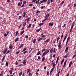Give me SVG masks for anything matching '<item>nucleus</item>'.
Segmentation results:
<instances>
[{"instance_id":"774afa93","label":"nucleus","mask_w":76,"mask_h":76,"mask_svg":"<svg viewBox=\"0 0 76 76\" xmlns=\"http://www.w3.org/2000/svg\"><path fill=\"white\" fill-rule=\"evenodd\" d=\"M35 3H39V1H37L35 2Z\"/></svg>"},{"instance_id":"a18cd8bd","label":"nucleus","mask_w":76,"mask_h":76,"mask_svg":"<svg viewBox=\"0 0 76 76\" xmlns=\"http://www.w3.org/2000/svg\"><path fill=\"white\" fill-rule=\"evenodd\" d=\"M18 6H20L21 5H20V2H19L18 4Z\"/></svg>"},{"instance_id":"cd10ccee","label":"nucleus","mask_w":76,"mask_h":76,"mask_svg":"<svg viewBox=\"0 0 76 76\" xmlns=\"http://www.w3.org/2000/svg\"><path fill=\"white\" fill-rule=\"evenodd\" d=\"M46 49H45V48H44L42 50V53H43V52H44V51H45Z\"/></svg>"},{"instance_id":"412c9836","label":"nucleus","mask_w":76,"mask_h":76,"mask_svg":"<svg viewBox=\"0 0 76 76\" xmlns=\"http://www.w3.org/2000/svg\"><path fill=\"white\" fill-rule=\"evenodd\" d=\"M26 20L27 22V23H28V21H29V20H30V18H28L26 19Z\"/></svg>"},{"instance_id":"6e6d98bb","label":"nucleus","mask_w":76,"mask_h":76,"mask_svg":"<svg viewBox=\"0 0 76 76\" xmlns=\"http://www.w3.org/2000/svg\"><path fill=\"white\" fill-rule=\"evenodd\" d=\"M26 53H27V51L26 50L24 52L23 54H26Z\"/></svg>"},{"instance_id":"e433bc0d","label":"nucleus","mask_w":76,"mask_h":76,"mask_svg":"<svg viewBox=\"0 0 76 76\" xmlns=\"http://www.w3.org/2000/svg\"><path fill=\"white\" fill-rule=\"evenodd\" d=\"M31 71V69H28L27 72V73H28L29 72Z\"/></svg>"},{"instance_id":"13d9d810","label":"nucleus","mask_w":76,"mask_h":76,"mask_svg":"<svg viewBox=\"0 0 76 76\" xmlns=\"http://www.w3.org/2000/svg\"><path fill=\"white\" fill-rule=\"evenodd\" d=\"M25 38H26V39H27V38H28V35H26L25 37Z\"/></svg>"},{"instance_id":"09e8293b","label":"nucleus","mask_w":76,"mask_h":76,"mask_svg":"<svg viewBox=\"0 0 76 76\" xmlns=\"http://www.w3.org/2000/svg\"><path fill=\"white\" fill-rule=\"evenodd\" d=\"M38 13H41V11H37L36 12L37 14H38Z\"/></svg>"},{"instance_id":"f704fd0d","label":"nucleus","mask_w":76,"mask_h":76,"mask_svg":"<svg viewBox=\"0 0 76 76\" xmlns=\"http://www.w3.org/2000/svg\"><path fill=\"white\" fill-rule=\"evenodd\" d=\"M19 38H17L16 39H15V42H17L18 40H19Z\"/></svg>"},{"instance_id":"c03bdc74","label":"nucleus","mask_w":76,"mask_h":76,"mask_svg":"<svg viewBox=\"0 0 76 76\" xmlns=\"http://www.w3.org/2000/svg\"><path fill=\"white\" fill-rule=\"evenodd\" d=\"M55 66H56V64H54L53 65V69H54V68H55Z\"/></svg>"},{"instance_id":"bf43d9fd","label":"nucleus","mask_w":76,"mask_h":76,"mask_svg":"<svg viewBox=\"0 0 76 76\" xmlns=\"http://www.w3.org/2000/svg\"><path fill=\"white\" fill-rule=\"evenodd\" d=\"M21 19V16H20L18 18V20H19V19Z\"/></svg>"},{"instance_id":"72a5a7b5","label":"nucleus","mask_w":76,"mask_h":76,"mask_svg":"<svg viewBox=\"0 0 76 76\" xmlns=\"http://www.w3.org/2000/svg\"><path fill=\"white\" fill-rule=\"evenodd\" d=\"M23 33H24V30H23L20 34V35H22V34H23Z\"/></svg>"},{"instance_id":"338daca9","label":"nucleus","mask_w":76,"mask_h":76,"mask_svg":"<svg viewBox=\"0 0 76 76\" xmlns=\"http://www.w3.org/2000/svg\"><path fill=\"white\" fill-rule=\"evenodd\" d=\"M76 6V4H75L74 5V7H75Z\"/></svg>"},{"instance_id":"9d476101","label":"nucleus","mask_w":76,"mask_h":76,"mask_svg":"<svg viewBox=\"0 0 76 76\" xmlns=\"http://www.w3.org/2000/svg\"><path fill=\"white\" fill-rule=\"evenodd\" d=\"M66 38H67V34L65 36V37L64 39V40H63V42H64L65 41V40H66Z\"/></svg>"},{"instance_id":"39448f33","label":"nucleus","mask_w":76,"mask_h":76,"mask_svg":"<svg viewBox=\"0 0 76 76\" xmlns=\"http://www.w3.org/2000/svg\"><path fill=\"white\" fill-rule=\"evenodd\" d=\"M8 50V49L7 48H6L5 50L3 51V53L4 54H6V53L7 52V51Z\"/></svg>"},{"instance_id":"69168bd1","label":"nucleus","mask_w":76,"mask_h":76,"mask_svg":"<svg viewBox=\"0 0 76 76\" xmlns=\"http://www.w3.org/2000/svg\"><path fill=\"white\" fill-rule=\"evenodd\" d=\"M25 6V5L24 4H23L21 6V7H23V6Z\"/></svg>"},{"instance_id":"7c9ffc66","label":"nucleus","mask_w":76,"mask_h":76,"mask_svg":"<svg viewBox=\"0 0 76 76\" xmlns=\"http://www.w3.org/2000/svg\"><path fill=\"white\" fill-rule=\"evenodd\" d=\"M22 72H20L19 73V76H21V75H22Z\"/></svg>"},{"instance_id":"79ce46f5","label":"nucleus","mask_w":76,"mask_h":76,"mask_svg":"<svg viewBox=\"0 0 76 76\" xmlns=\"http://www.w3.org/2000/svg\"><path fill=\"white\" fill-rule=\"evenodd\" d=\"M45 7V6H42L41 7V9H43V8H44V7Z\"/></svg>"},{"instance_id":"4c0bfd02","label":"nucleus","mask_w":76,"mask_h":76,"mask_svg":"<svg viewBox=\"0 0 76 76\" xmlns=\"http://www.w3.org/2000/svg\"><path fill=\"white\" fill-rule=\"evenodd\" d=\"M44 25L43 23H40L39 24V26H42V25Z\"/></svg>"},{"instance_id":"2f4dec72","label":"nucleus","mask_w":76,"mask_h":76,"mask_svg":"<svg viewBox=\"0 0 76 76\" xmlns=\"http://www.w3.org/2000/svg\"><path fill=\"white\" fill-rule=\"evenodd\" d=\"M64 59H63L62 60V61L61 62V64H62V63H63V62H64Z\"/></svg>"},{"instance_id":"a211bd4d","label":"nucleus","mask_w":76,"mask_h":76,"mask_svg":"<svg viewBox=\"0 0 76 76\" xmlns=\"http://www.w3.org/2000/svg\"><path fill=\"white\" fill-rule=\"evenodd\" d=\"M41 29V28H40L39 29H37L36 30V32H39V31H40V30Z\"/></svg>"},{"instance_id":"49530a36","label":"nucleus","mask_w":76,"mask_h":76,"mask_svg":"<svg viewBox=\"0 0 76 76\" xmlns=\"http://www.w3.org/2000/svg\"><path fill=\"white\" fill-rule=\"evenodd\" d=\"M62 35H61V39H62V38L63 37V33L62 34Z\"/></svg>"},{"instance_id":"58836bf2","label":"nucleus","mask_w":76,"mask_h":76,"mask_svg":"<svg viewBox=\"0 0 76 76\" xmlns=\"http://www.w3.org/2000/svg\"><path fill=\"white\" fill-rule=\"evenodd\" d=\"M8 62H7V61H6V64H5V65H6V66H8Z\"/></svg>"},{"instance_id":"4468645a","label":"nucleus","mask_w":76,"mask_h":76,"mask_svg":"<svg viewBox=\"0 0 76 76\" xmlns=\"http://www.w3.org/2000/svg\"><path fill=\"white\" fill-rule=\"evenodd\" d=\"M69 55V53H67L66 55L65 56H64V58H67V57Z\"/></svg>"},{"instance_id":"f03ea898","label":"nucleus","mask_w":76,"mask_h":76,"mask_svg":"<svg viewBox=\"0 0 76 76\" xmlns=\"http://www.w3.org/2000/svg\"><path fill=\"white\" fill-rule=\"evenodd\" d=\"M61 40H59L58 45V47L59 49H60L61 48Z\"/></svg>"},{"instance_id":"a19ab883","label":"nucleus","mask_w":76,"mask_h":76,"mask_svg":"<svg viewBox=\"0 0 76 76\" xmlns=\"http://www.w3.org/2000/svg\"><path fill=\"white\" fill-rule=\"evenodd\" d=\"M0 76H3V72H1L0 74Z\"/></svg>"},{"instance_id":"de8ad7c7","label":"nucleus","mask_w":76,"mask_h":76,"mask_svg":"<svg viewBox=\"0 0 76 76\" xmlns=\"http://www.w3.org/2000/svg\"><path fill=\"white\" fill-rule=\"evenodd\" d=\"M9 72H10V74H12V70H10Z\"/></svg>"},{"instance_id":"4d7b16f0","label":"nucleus","mask_w":76,"mask_h":76,"mask_svg":"<svg viewBox=\"0 0 76 76\" xmlns=\"http://www.w3.org/2000/svg\"><path fill=\"white\" fill-rule=\"evenodd\" d=\"M30 49H31V50L29 51V53H31V51H32V50H33V49H32V48H31Z\"/></svg>"},{"instance_id":"f8f14e48","label":"nucleus","mask_w":76,"mask_h":76,"mask_svg":"<svg viewBox=\"0 0 76 76\" xmlns=\"http://www.w3.org/2000/svg\"><path fill=\"white\" fill-rule=\"evenodd\" d=\"M66 63H67V60H66L64 61L63 65L64 67H65V66H66Z\"/></svg>"},{"instance_id":"f257e3e1","label":"nucleus","mask_w":76,"mask_h":76,"mask_svg":"<svg viewBox=\"0 0 76 76\" xmlns=\"http://www.w3.org/2000/svg\"><path fill=\"white\" fill-rule=\"evenodd\" d=\"M50 49H48L47 50H46L43 53L42 57H43L44 56H45V55H47V54H48V53H49V52L50 51Z\"/></svg>"},{"instance_id":"b1692460","label":"nucleus","mask_w":76,"mask_h":76,"mask_svg":"<svg viewBox=\"0 0 76 76\" xmlns=\"http://www.w3.org/2000/svg\"><path fill=\"white\" fill-rule=\"evenodd\" d=\"M40 53H41V51H39L37 54V56H38V55H39V54H40Z\"/></svg>"},{"instance_id":"ea45409f","label":"nucleus","mask_w":76,"mask_h":76,"mask_svg":"<svg viewBox=\"0 0 76 76\" xmlns=\"http://www.w3.org/2000/svg\"><path fill=\"white\" fill-rule=\"evenodd\" d=\"M37 40V39H34V40H33V43H35V41H36V40Z\"/></svg>"},{"instance_id":"20e7f679","label":"nucleus","mask_w":76,"mask_h":76,"mask_svg":"<svg viewBox=\"0 0 76 76\" xmlns=\"http://www.w3.org/2000/svg\"><path fill=\"white\" fill-rule=\"evenodd\" d=\"M69 39H70V37L69 36L67 38L66 42V45H67V44L68 43V42H69Z\"/></svg>"},{"instance_id":"e2e57ef3","label":"nucleus","mask_w":76,"mask_h":76,"mask_svg":"<svg viewBox=\"0 0 76 76\" xmlns=\"http://www.w3.org/2000/svg\"><path fill=\"white\" fill-rule=\"evenodd\" d=\"M23 63L24 64H26V61H23Z\"/></svg>"},{"instance_id":"1a4fd4ad","label":"nucleus","mask_w":76,"mask_h":76,"mask_svg":"<svg viewBox=\"0 0 76 76\" xmlns=\"http://www.w3.org/2000/svg\"><path fill=\"white\" fill-rule=\"evenodd\" d=\"M72 63H73V62L72 61H71V62H70L69 66V67H71V66H72Z\"/></svg>"},{"instance_id":"603ef678","label":"nucleus","mask_w":76,"mask_h":76,"mask_svg":"<svg viewBox=\"0 0 76 76\" xmlns=\"http://www.w3.org/2000/svg\"><path fill=\"white\" fill-rule=\"evenodd\" d=\"M23 4H26V1H24L23 2Z\"/></svg>"},{"instance_id":"a878e982","label":"nucleus","mask_w":76,"mask_h":76,"mask_svg":"<svg viewBox=\"0 0 76 76\" xmlns=\"http://www.w3.org/2000/svg\"><path fill=\"white\" fill-rule=\"evenodd\" d=\"M5 56H3V58L2 59V62H3V61L4 60V59H5Z\"/></svg>"},{"instance_id":"f3484780","label":"nucleus","mask_w":76,"mask_h":76,"mask_svg":"<svg viewBox=\"0 0 76 76\" xmlns=\"http://www.w3.org/2000/svg\"><path fill=\"white\" fill-rule=\"evenodd\" d=\"M53 48H51L50 50V53H53Z\"/></svg>"},{"instance_id":"c756f323","label":"nucleus","mask_w":76,"mask_h":76,"mask_svg":"<svg viewBox=\"0 0 76 76\" xmlns=\"http://www.w3.org/2000/svg\"><path fill=\"white\" fill-rule=\"evenodd\" d=\"M54 69L53 68H52V69H51L50 71V73H52V72H53V70H54Z\"/></svg>"},{"instance_id":"8fccbe9b","label":"nucleus","mask_w":76,"mask_h":76,"mask_svg":"<svg viewBox=\"0 0 76 76\" xmlns=\"http://www.w3.org/2000/svg\"><path fill=\"white\" fill-rule=\"evenodd\" d=\"M28 76H32V74H31V73L29 72L28 74Z\"/></svg>"},{"instance_id":"6e6552de","label":"nucleus","mask_w":76,"mask_h":76,"mask_svg":"<svg viewBox=\"0 0 76 76\" xmlns=\"http://www.w3.org/2000/svg\"><path fill=\"white\" fill-rule=\"evenodd\" d=\"M24 45L23 44H21L20 45V47L18 48V49H20V48H21L22 47H23Z\"/></svg>"},{"instance_id":"473e14b6","label":"nucleus","mask_w":76,"mask_h":76,"mask_svg":"<svg viewBox=\"0 0 76 76\" xmlns=\"http://www.w3.org/2000/svg\"><path fill=\"white\" fill-rule=\"evenodd\" d=\"M18 32H19L18 31L15 32L16 36H17V35H18Z\"/></svg>"},{"instance_id":"7ed1b4c3","label":"nucleus","mask_w":76,"mask_h":76,"mask_svg":"<svg viewBox=\"0 0 76 76\" xmlns=\"http://www.w3.org/2000/svg\"><path fill=\"white\" fill-rule=\"evenodd\" d=\"M75 22L74 21L72 23V26H71V27L70 30L69 31V32H71V31H72V30H73V26H74V25H75Z\"/></svg>"},{"instance_id":"0eeeda50","label":"nucleus","mask_w":76,"mask_h":76,"mask_svg":"<svg viewBox=\"0 0 76 76\" xmlns=\"http://www.w3.org/2000/svg\"><path fill=\"white\" fill-rule=\"evenodd\" d=\"M53 24H54V23H50L49 24V26H52L53 25Z\"/></svg>"},{"instance_id":"5701e85b","label":"nucleus","mask_w":76,"mask_h":76,"mask_svg":"<svg viewBox=\"0 0 76 76\" xmlns=\"http://www.w3.org/2000/svg\"><path fill=\"white\" fill-rule=\"evenodd\" d=\"M25 16H26V13H25V12H24L23 13V18H25Z\"/></svg>"},{"instance_id":"6ab92c4d","label":"nucleus","mask_w":76,"mask_h":76,"mask_svg":"<svg viewBox=\"0 0 76 76\" xmlns=\"http://www.w3.org/2000/svg\"><path fill=\"white\" fill-rule=\"evenodd\" d=\"M50 40V39H47L45 41V42H46L47 43H48L49 42V41Z\"/></svg>"},{"instance_id":"37998d69","label":"nucleus","mask_w":76,"mask_h":76,"mask_svg":"<svg viewBox=\"0 0 76 76\" xmlns=\"http://www.w3.org/2000/svg\"><path fill=\"white\" fill-rule=\"evenodd\" d=\"M55 52H56V48H54L53 50V53H55Z\"/></svg>"},{"instance_id":"680f3d73","label":"nucleus","mask_w":76,"mask_h":76,"mask_svg":"<svg viewBox=\"0 0 76 76\" xmlns=\"http://www.w3.org/2000/svg\"><path fill=\"white\" fill-rule=\"evenodd\" d=\"M26 50V48H24V49L23 50V51H25Z\"/></svg>"},{"instance_id":"2eb2a0df","label":"nucleus","mask_w":76,"mask_h":76,"mask_svg":"<svg viewBox=\"0 0 76 76\" xmlns=\"http://www.w3.org/2000/svg\"><path fill=\"white\" fill-rule=\"evenodd\" d=\"M41 36H42V38H44V37H45V35H44L43 33L41 34Z\"/></svg>"},{"instance_id":"3c124183","label":"nucleus","mask_w":76,"mask_h":76,"mask_svg":"<svg viewBox=\"0 0 76 76\" xmlns=\"http://www.w3.org/2000/svg\"><path fill=\"white\" fill-rule=\"evenodd\" d=\"M64 3V1H62L61 2V3L60 4H63V3Z\"/></svg>"},{"instance_id":"c85d7f7f","label":"nucleus","mask_w":76,"mask_h":76,"mask_svg":"<svg viewBox=\"0 0 76 76\" xmlns=\"http://www.w3.org/2000/svg\"><path fill=\"white\" fill-rule=\"evenodd\" d=\"M9 48L10 49H12L13 48V46L12 45L10 46Z\"/></svg>"},{"instance_id":"4be33fe9","label":"nucleus","mask_w":76,"mask_h":76,"mask_svg":"<svg viewBox=\"0 0 76 76\" xmlns=\"http://www.w3.org/2000/svg\"><path fill=\"white\" fill-rule=\"evenodd\" d=\"M26 25V22H25L23 23V26H25Z\"/></svg>"},{"instance_id":"c9c22d12","label":"nucleus","mask_w":76,"mask_h":76,"mask_svg":"<svg viewBox=\"0 0 76 76\" xmlns=\"http://www.w3.org/2000/svg\"><path fill=\"white\" fill-rule=\"evenodd\" d=\"M47 3L48 4H49L50 3V0H48Z\"/></svg>"},{"instance_id":"864d4df0","label":"nucleus","mask_w":76,"mask_h":76,"mask_svg":"<svg viewBox=\"0 0 76 76\" xmlns=\"http://www.w3.org/2000/svg\"><path fill=\"white\" fill-rule=\"evenodd\" d=\"M15 64L16 65V66H17L18 64V62L16 61L15 63Z\"/></svg>"},{"instance_id":"393cba45","label":"nucleus","mask_w":76,"mask_h":76,"mask_svg":"<svg viewBox=\"0 0 76 76\" xmlns=\"http://www.w3.org/2000/svg\"><path fill=\"white\" fill-rule=\"evenodd\" d=\"M31 25H32V24H29V26H28L27 27V28H30V27H31Z\"/></svg>"},{"instance_id":"aec40b11","label":"nucleus","mask_w":76,"mask_h":76,"mask_svg":"<svg viewBox=\"0 0 76 76\" xmlns=\"http://www.w3.org/2000/svg\"><path fill=\"white\" fill-rule=\"evenodd\" d=\"M43 57L42 58V62H43V61H44V60H45V57L43 56Z\"/></svg>"},{"instance_id":"9b49d317","label":"nucleus","mask_w":76,"mask_h":76,"mask_svg":"<svg viewBox=\"0 0 76 76\" xmlns=\"http://www.w3.org/2000/svg\"><path fill=\"white\" fill-rule=\"evenodd\" d=\"M49 16H50V13H48L45 18H48V17H49Z\"/></svg>"},{"instance_id":"bb28decb","label":"nucleus","mask_w":76,"mask_h":76,"mask_svg":"<svg viewBox=\"0 0 76 76\" xmlns=\"http://www.w3.org/2000/svg\"><path fill=\"white\" fill-rule=\"evenodd\" d=\"M42 38H39L38 40V42H39V41H40V40H42Z\"/></svg>"},{"instance_id":"423d86ee","label":"nucleus","mask_w":76,"mask_h":76,"mask_svg":"<svg viewBox=\"0 0 76 76\" xmlns=\"http://www.w3.org/2000/svg\"><path fill=\"white\" fill-rule=\"evenodd\" d=\"M69 49V47H66V49L65 50V52L67 53L68 52V50H67Z\"/></svg>"},{"instance_id":"dca6fc26","label":"nucleus","mask_w":76,"mask_h":76,"mask_svg":"<svg viewBox=\"0 0 76 76\" xmlns=\"http://www.w3.org/2000/svg\"><path fill=\"white\" fill-rule=\"evenodd\" d=\"M60 71L58 72V73L56 74V76H59V75H60Z\"/></svg>"},{"instance_id":"052dcab7","label":"nucleus","mask_w":76,"mask_h":76,"mask_svg":"<svg viewBox=\"0 0 76 76\" xmlns=\"http://www.w3.org/2000/svg\"><path fill=\"white\" fill-rule=\"evenodd\" d=\"M76 57V54L74 55L72 57V58H75V57Z\"/></svg>"},{"instance_id":"5fc2aeb1","label":"nucleus","mask_w":76,"mask_h":76,"mask_svg":"<svg viewBox=\"0 0 76 76\" xmlns=\"http://www.w3.org/2000/svg\"><path fill=\"white\" fill-rule=\"evenodd\" d=\"M35 1H37V0H33L32 2H34V3H35Z\"/></svg>"},{"instance_id":"0e129e2a","label":"nucleus","mask_w":76,"mask_h":76,"mask_svg":"<svg viewBox=\"0 0 76 76\" xmlns=\"http://www.w3.org/2000/svg\"><path fill=\"white\" fill-rule=\"evenodd\" d=\"M38 58L39 59H39H41V57L39 56H38Z\"/></svg>"},{"instance_id":"ddd939ff","label":"nucleus","mask_w":76,"mask_h":76,"mask_svg":"<svg viewBox=\"0 0 76 76\" xmlns=\"http://www.w3.org/2000/svg\"><path fill=\"white\" fill-rule=\"evenodd\" d=\"M58 60H59V57L58 56V57L57 58L56 61V64H57V63H58Z\"/></svg>"}]
</instances>
